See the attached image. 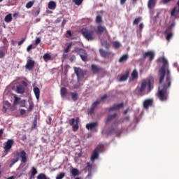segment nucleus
<instances>
[{
    "label": "nucleus",
    "instance_id": "obj_11",
    "mask_svg": "<svg viewBox=\"0 0 179 179\" xmlns=\"http://www.w3.org/2000/svg\"><path fill=\"white\" fill-rule=\"evenodd\" d=\"M78 55H80L81 59L84 61V62H86L87 61V54L86 53V51L83 49H80L78 50Z\"/></svg>",
    "mask_w": 179,
    "mask_h": 179
},
{
    "label": "nucleus",
    "instance_id": "obj_45",
    "mask_svg": "<svg viewBox=\"0 0 179 179\" xmlns=\"http://www.w3.org/2000/svg\"><path fill=\"white\" fill-rule=\"evenodd\" d=\"M64 177H65V173H61L60 174L57 176L56 179H62Z\"/></svg>",
    "mask_w": 179,
    "mask_h": 179
},
{
    "label": "nucleus",
    "instance_id": "obj_53",
    "mask_svg": "<svg viewBox=\"0 0 179 179\" xmlns=\"http://www.w3.org/2000/svg\"><path fill=\"white\" fill-rule=\"evenodd\" d=\"M8 109H9V108H7L6 106H3V108H2V111L3 113H6V111H8Z\"/></svg>",
    "mask_w": 179,
    "mask_h": 179
},
{
    "label": "nucleus",
    "instance_id": "obj_7",
    "mask_svg": "<svg viewBox=\"0 0 179 179\" xmlns=\"http://www.w3.org/2000/svg\"><path fill=\"white\" fill-rule=\"evenodd\" d=\"M34 65H36V62L31 59H28L25 68L26 69H28V71H32V69L34 68Z\"/></svg>",
    "mask_w": 179,
    "mask_h": 179
},
{
    "label": "nucleus",
    "instance_id": "obj_10",
    "mask_svg": "<svg viewBox=\"0 0 179 179\" xmlns=\"http://www.w3.org/2000/svg\"><path fill=\"white\" fill-rule=\"evenodd\" d=\"M91 70L94 74H97L101 71H104V69L96 65V64H92L91 66Z\"/></svg>",
    "mask_w": 179,
    "mask_h": 179
},
{
    "label": "nucleus",
    "instance_id": "obj_60",
    "mask_svg": "<svg viewBox=\"0 0 179 179\" xmlns=\"http://www.w3.org/2000/svg\"><path fill=\"white\" fill-rule=\"evenodd\" d=\"M86 128H87V129H90V123H88V124L86 125Z\"/></svg>",
    "mask_w": 179,
    "mask_h": 179
},
{
    "label": "nucleus",
    "instance_id": "obj_46",
    "mask_svg": "<svg viewBox=\"0 0 179 179\" xmlns=\"http://www.w3.org/2000/svg\"><path fill=\"white\" fill-rule=\"evenodd\" d=\"M71 36H72V32L71 31V30H68L66 34V37H67V38H69Z\"/></svg>",
    "mask_w": 179,
    "mask_h": 179
},
{
    "label": "nucleus",
    "instance_id": "obj_31",
    "mask_svg": "<svg viewBox=\"0 0 179 179\" xmlns=\"http://www.w3.org/2000/svg\"><path fill=\"white\" fill-rule=\"evenodd\" d=\"M101 45L105 47L107 50L110 49V43H108L107 41H101Z\"/></svg>",
    "mask_w": 179,
    "mask_h": 179
},
{
    "label": "nucleus",
    "instance_id": "obj_22",
    "mask_svg": "<svg viewBox=\"0 0 179 179\" xmlns=\"http://www.w3.org/2000/svg\"><path fill=\"white\" fill-rule=\"evenodd\" d=\"M101 103V101H96L94 102L92 105L91 109H90V114H93V111H94V109Z\"/></svg>",
    "mask_w": 179,
    "mask_h": 179
},
{
    "label": "nucleus",
    "instance_id": "obj_37",
    "mask_svg": "<svg viewBox=\"0 0 179 179\" xmlns=\"http://www.w3.org/2000/svg\"><path fill=\"white\" fill-rule=\"evenodd\" d=\"M142 17H136L134 22H133V24L134 25H137L138 24V22L141 20Z\"/></svg>",
    "mask_w": 179,
    "mask_h": 179
},
{
    "label": "nucleus",
    "instance_id": "obj_27",
    "mask_svg": "<svg viewBox=\"0 0 179 179\" xmlns=\"http://www.w3.org/2000/svg\"><path fill=\"white\" fill-rule=\"evenodd\" d=\"M68 93V90L65 87H62L60 90V94L62 97L64 99V97H66V94Z\"/></svg>",
    "mask_w": 179,
    "mask_h": 179
},
{
    "label": "nucleus",
    "instance_id": "obj_63",
    "mask_svg": "<svg viewBox=\"0 0 179 179\" xmlns=\"http://www.w3.org/2000/svg\"><path fill=\"white\" fill-rule=\"evenodd\" d=\"M128 111H129V108L124 111V115L127 114Z\"/></svg>",
    "mask_w": 179,
    "mask_h": 179
},
{
    "label": "nucleus",
    "instance_id": "obj_33",
    "mask_svg": "<svg viewBox=\"0 0 179 179\" xmlns=\"http://www.w3.org/2000/svg\"><path fill=\"white\" fill-rule=\"evenodd\" d=\"M128 59V55H124L122 57H121L119 59L120 63H123L126 62Z\"/></svg>",
    "mask_w": 179,
    "mask_h": 179
},
{
    "label": "nucleus",
    "instance_id": "obj_29",
    "mask_svg": "<svg viewBox=\"0 0 179 179\" xmlns=\"http://www.w3.org/2000/svg\"><path fill=\"white\" fill-rule=\"evenodd\" d=\"M4 20L6 23H10V22L13 20L12 14H8L6 15Z\"/></svg>",
    "mask_w": 179,
    "mask_h": 179
},
{
    "label": "nucleus",
    "instance_id": "obj_19",
    "mask_svg": "<svg viewBox=\"0 0 179 179\" xmlns=\"http://www.w3.org/2000/svg\"><path fill=\"white\" fill-rule=\"evenodd\" d=\"M116 117H117L116 113H114L113 115H109L106 119V124H110V122H111V121H113V120H115V118H116Z\"/></svg>",
    "mask_w": 179,
    "mask_h": 179
},
{
    "label": "nucleus",
    "instance_id": "obj_24",
    "mask_svg": "<svg viewBox=\"0 0 179 179\" xmlns=\"http://www.w3.org/2000/svg\"><path fill=\"white\" fill-rule=\"evenodd\" d=\"M16 92L20 94H23L24 93V87L23 85L17 86Z\"/></svg>",
    "mask_w": 179,
    "mask_h": 179
},
{
    "label": "nucleus",
    "instance_id": "obj_25",
    "mask_svg": "<svg viewBox=\"0 0 179 179\" xmlns=\"http://www.w3.org/2000/svg\"><path fill=\"white\" fill-rule=\"evenodd\" d=\"M48 8L49 9L54 10L57 8V3L55 1H50L48 3Z\"/></svg>",
    "mask_w": 179,
    "mask_h": 179
},
{
    "label": "nucleus",
    "instance_id": "obj_39",
    "mask_svg": "<svg viewBox=\"0 0 179 179\" xmlns=\"http://www.w3.org/2000/svg\"><path fill=\"white\" fill-rule=\"evenodd\" d=\"M3 106H5L7 108H10V107H11V106H12V105H10V103H9V101H4L3 102Z\"/></svg>",
    "mask_w": 179,
    "mask_h": 179
},
{
    "label": "nucleus",
    "instance_id": "obj_48",
    "mask_svg": "<svg viewBox=\"0 0 179 179\" xmlns=\"http://www.w3.org/2000/svg\"><path fill=\"white\" fill-rule=\"evenodd\" d=\"M41 43V39L39 37H36V39L35 41L36 45H38Z\"/></svg>",
    "mask_w": 179,
    "mask_h": 179
},
{
    "label": "nucleus",
    "instance_id": "obj_64",
    "mask_svg": "<svg viewBox=\"0 0 179 179\" xmlns=\"http://www.w3.org/2000/svg\"><path fill=\"white\" fill-rule=\"evenodd\" d=\"M6 179H15V176H10L9 178H7Z\"/></svg>",
    "mask_w": 179,
    "mask_h": 179
},
{
    "label": "nucleus",
    "instance_id": "obj_38",
    "mask_svg": "<svg viewBox=\"0 0 179 179\" xmlns=\"http://www.w3.org/2000/svg\"><path fill=\"white\" fill-rule=\"evenodd\" d=\"M33 5H34V1H29L26 4V8L27 9H30V8H31V6H33Z\"/></svg>",
    "mask_w": 179,
    "mask_h": 179
},
{
    "label": "nucleus",
    "instance_id": "obj_15",
    "mask_svg": "<svg viewBox=\"0 0 179 179\" xmlns=\"http://www.w3.org/2000/svg\"><path fill=\"white\" fill-rule=\"evenodd\" d=\"M124 107V103H118L115 104L112 107L109 108L108 111H114V110H120V108H122Z\"/></svg>",
    "mask_w": 179,
    "mask_h": 179
},
{
    "label": "nucleus",
    "instance_id": "obj_41",
    "mask_svg": "<svg viewBox=\"0 0 179 179\" xmlns=\"http://www.w3.org/2000/svg\"><path fill=\"white\" fill-rule=\"evenodd\" d=\"M29 111H31L33 108H34V104L33 103V101H29Z\"/></svg>",
    "mask_w": 179,
    "mask_h": 179
},
{
    "label": "nucleus",
    "instance_id": "obj_47",
    "mask_svg": "<svg viewBox=\"0 0 179 179\" xmlns=\"http://www.w3.org/2000/svg\"><path fill=\"white\" fill-rule=\"evenodd\" d=\"M20 105L21 106V107H26V101L25 100L20 101Z\"/></svg>",
    "mask_w": 179,
    "mask_h": 179
},
{
    "label": "nucleus",
    "instance_id": "obj_58",
    "mask_svg": "<svg viewBox=\"0 0 179 179\" xmlns=\"http://www.w3.org/2000/svg\"><path fill=\"white\" fill-rule=\"evenodd\" d=\"M76 59V57H75V56H71V57H70V61H71V62H73V61H75V59Z\"/></svg>",
    "mask_w": 179,
    "mask_h": 179
},
{
    "label": "nucleus",
    "instance_id": "obj_44",
    "mask_svg": "<svg viewBox=\"0 0 179 179\" xmlns=\"http://www.w3.org/2000/svg\"><path fill=\"white\" fill-rule=\"evenodd\" d=\"M73 2H74L76 5H78L79 6V5L82 4L83 0H73Z\"/></svg>",
    "mask_w": 179,
    "mask_h": 179
},
{
    "label": "nucleus",
    "instance_id": "obj_1",
    "mask_svg": "<svg viewBox=\"0 0 179 179\" xmlns=\"http://www.w3.org/2000/svg\"><path fill=\"white\" fill-rule=\"evenodd\" d=\"M159 60L162 62L163 65L159 70L160 86L157 96L161 101H166L169 96L167 90L171 86V71L169 69L168 61L164 57H161Z\"/></svg>",
    "mask_w": 179,
    "mask_h": 179
},
{
    "label": "nucleus",
    "instance_id": "obj_23",
    "mask_svg": "<svg viewBox=\"0 0 179 179\" xmlns=\"http://www.w3.org/2000/svg\"><path fill=\"white\" fill-rule=\"evenodd\" d=\"M34 94L36 97V99L39 100L40 99V88L37 87H35L34 88Z\"/></svg>",
    "mask_w": 179,
    "mask_h": 179
},
{
    "label": "nucleus",
    "instance_id": "obj_18",
    "mask_svg": "<svg viewBox=\"0 0 179 179\" xmlns=\"http://www.w3.org/2000/svg\"><path fill=\"white\" fill-rule=\"evenodd\" d=\"M153 100L152 99H146L143 102L144 108H148L150 106L152 105Z\"/></svg>",
    "mask_w": 179,
    "mask_h": 179
},
{
    "label": "nucleus",
    "instance_id": "obj_54",
    "mask_svg": "<svg viewBox=\"0 0 179 179\" xmlns=\"http://www.w3.org/2000/svg\"><path fill=\"white\" fill-rule=\"evenodd\" d=\"M108 96L107 94H104L103 96H102L101 97V101H104V100H106V99H107Z\"/></svg>",
    "mask_w": 179,
    "mask_h": 179
},
{
    "label": "nucleus",
    "instance_id": "obj_42",
    "mask_svg": "<svg viewBox=\"0 0 179 179\" xmlns=\"http://www.w3.org/2000/svg\"><path fill=\"white\" fill-rule=\"evenodd\" d=\"M71 174H73V176H78V174H79V171L76 169H73L71 170Z\"/></svg>",
    "mask_w": 179,
    "mask_h": 179
},
{
    "label": "nucleus",
    "instance_id": "obj_6",
    "mask_svg": "<svg viewBox=\"0 0 179 179\" xmlns=\"http://www.w3.org/2000/svg\"><path fill=\"white\" fill-rule=\"evenodd\" d=\"M176 24L173 22L170 26H169L164 31L166 35V39L169 42L173 37V34L172 33V28L175 27Z\"/></svg>",
    "mask_w": 179,
    "mask_h": 179
},
{
    "label": "nucleus",
    "instance_id": "obj_13",
    "mask_svg": "<svg viewBox=\"0 0 179 179\" xmlns=\"http://www.w3.org/2000/svg\"><path fill=\"white\" fill-rule=\"evenodd\" d=\"M82 34L87 38V40H90V31L86 28L82 29Z\"/></svg>",
    "mask_w": 179,
    "mask_h": 179
},
{
    "label": "nucleus",
    "instance_id": "obj_36",
    "mask_svg": "<svg viewBox=\"0 0 179 179\" xmlns=\"http://www.w3.org/2000/svg\"><path fill=\"white\" fill-rule=\"evenodd\" d=\"M37 179H50V178H47V176H45V174H44V173H40V174L37 176Z\"/></svg>",
    "mask_w": 179,
    "mask_h": 179
},
{
    "label": "nucleus",
    "instance_id": "obj_2",
    "mask_svg": "<svg viewBox=\"0 0 179 179\" xmlns=\"http://www.w3.org/2000/svg\"><path fill=\"white\" fill-rule=\"evenodd\" d=\"M147 86H148V93H150V92H151L152 89H153L152 81L151 79H149L148 81H146V80L142 81L141 86L137 87L136 90H138V96H140L141 97H142V96H144V94H145L144 92H145Z\"/></svg>",
    "mask_w": 179,
    "mask_h": 179
},
{
    "label": "nucleus",
    "instance_id": "obj_57",
    "mask_svg": "<svg viewBox=\"0 0 179 179\" xmlns=\"http://www.w3.org/2000/svg\"><path fill=\"white\" fill-rule=\"evenodd\" d=\"M143 27H144V25H143V23H141V24H139V31H140L141 32L142 31V30H143Z\"/></svg>",
    "mask_w": 179,
    "mask_h": 179
},
{
    "label": "nucleus",
    "instance_id": "obj_43",
    "mask_svg": "<svg viewBox=\"0 0 179 179\" xmlns=\"http://www.w3.org/2000/svg\"><path fill=\"white\" fill-rule=\"evenodd\" d=\"M72 47V43H69L67 47L64 49V52L67 53L69 52V50H71V48Z\"/></svg>",
    "mask_w": 179,
    "mask_h": 179
},
{
    "label": "nucleus",
    "instance_id": "obj_50",
    "mask_svg": "<svg viewBox=\"0 0 179 179\" xmlns=\"http://www.w3.org/2000/svg\"><path fill=\"white\" fill-rule=\"evenodd\" d=\"M5 57V50H0V58H3Z\"/></svg>",
    "mask_w": 179,
    "mask_h": 179
},
{
    "label": "nucleus",
    "instance_id": "obj_16",
    "mask_svg": "<svg viewBox=\"0 0 179 179\" xmlns=\"http://www.w3.org/2000/svg\"><path fill=\"white\" fill-rule=\"evenodd\" d=\"M104 32L105 33L108 32L107 28H106V27H104V26L99 25L96 28V33L99 34H101Z\"/></svg>",
    "mask_w": 179,
    "mask_h": 179
},
{
    "label": "nucleus",
    "instance_id": "obj_34",
    "mask_svg": "<svg viewBox=\"0 0 179 179\" xmlns=\"http://www.w3.org/2000/svg\"><path fill=\"white\" fill-rule=\"evenodd\" d=\"M43 59L45 61V62H47V61L51 60V55H50L48 53L45 54L43 55Z\"/></svg>",
    "mask_w": 179,
    "mask_h": 179
},
{
    "label": "nucleus",
    "instance_id": "obj_35",
    "mask_svg": "<svg viewBox=\"0 0 179 179\" xmlns=\"http://www.w3.org/2000/svg\"><path fill=\"white\" fill-rule=\"evenodd\" d=\"M14 99H15V100H14L13 104H14V106H17V104H19L20 103V98L15 96Z\"/></svg>",
    "mask_w": 179,
    "mask_h": 179
},
{
    "label": "nucleus",
    "instance_id": "obj_32",
    "mask_svg": "<svg viewBox=\"0 0 179 179\" xmlns=\"http://www.w3.org/2000/svg\"><path fill=\"white\" fill-rule=\"evenodd\" d=\"M96 22L98 24L103 23V17H101L100 15H97L96 17Z\"/></svg>",
    "mask_w": 179,
    "mask_h": 179
},
{
    "label": "nucleus",
    "instance_id": "obj_28",
    "mask_svg": "<svg viewBox=\"0 0 179 179\" xmlns=\"http://www.w3.org/2000/svg\"><path fill=\"white\" fill-rule=\"evenodd\" d=\"M36 174H37V169L33 166L31 171V176L29 177V179L34 178V176H36Z\"/></svg>",
    "mask_w": 179,
    "mask_h": 179
},
{
    "label": "nucleus",
    "instance_id": "obj_40",
    "mask_svg": "<svg viewBox=\"0 0 179 179\" xmlns=\"http://www.w3.org/2000/svg\"><path fill=\"white\" fill-rule=\"evenodd\" d=\"M113 45L114 48L117 49L118 48H120V43L117 41H114L113 43Z\"/></svg>",
    "mask_w": 179,
    "mask_h": 179
},
{
    "label": "nucleus",
    "instance_id": "obj_3",
    "mask_svg": "<svg viewBox=\"0 0 179 179\" xmlns=\"http://www.w3.org/2000/svg\"><path fill=\"white\" fill-rule=\"evenodd\" d=\"M16 158H14L11 160V164H10V167H13L15 163L19 162V157L21 159V163H27V155L26 154V151L21 150L20 152H17L15 153Z\"/></svg>",
    "mask_w": 179,
    "mask_h": 179
},
{
    "label": "nucleus",
    "instance_id": "obj_51",
    "mask_svg": "<svg viewBox=\"0 0 179 179\" xmlns=\"http://www.w3.org/2000/svg\"><path fill=\"white\" fill-rule=\"evenodd\" d=\"M75 118H73L71 120H69V125L72 126L73 125V124H75Z\"/></svg>",
    "mask_w": 179,
    "mask_h": 179
},
{
    "label": "nucleus",
    "instance_id": "obj_59",
    "mask_svg": "<svg viewBox=\"0 0 179 179\" xmlns=\"http://www.w3.org/2000/svg\"><path fill=\"white\" fill-rule=\"evenodd\" d=\"M126 1H127V0H120V4H121V5L124 4L125 2H126Z\"/></svg>",
    "mask_w": 179,
    "mask_h": 179
},
{
    "label": "nucleus",
    "instance_id": "obj_5",
    "mask_svg": "<svg viewBox=\"0 0 179 179\" xmlns=\"http://www.w3.org/2000/svg\"><path fill=\"white\" fill-rule=\"evenodd\" d=\"M74 72L78 77V80L80 82V80L83 79L85 75H86L87 72L85 70L79 67H74Z\"/></svg>",
    "mask_w": 179,
    "mask_h": 179
},
{
    "label": "nucleus",
    "instance_id": "obj_61",
    "mask_svg": "<svg viewBox=\"0 0 179 179\" xmlns=\"http://www.w3.org/2000/svg\"><path fill=\"white\" fill-rule=\"evenodd\" d=\"M171 1H172V0H163V2L164 3H167L170 2Z\"/></svg>",
    "mask_w": 179,
    "mask_h": 179
},
{
    "label": "nucleus",
    "instance_id": "obj_30",
    "mask_svg": "<svg viewBox=\"0 0 179 179\" xmlns=\"http://www.w3.org/2000/svg\"><path fill=\"white\" fill-rule=\"evenodd\" d=\"M79 97V94L78 92H71V99L73 101H76Z\"/></svg>",
    "mask_w": 179,
    "mask_h": 179
},
{
    "label": "nucleus",
    "instance_id": "obj_9",
    "mask_svg": "<svg viewBox=\"0 0 179 179\" xmlns=\"http://www.w3.org/2000/svg\"><path fill=\"white\" fill-rule=\"evenodd\" d=\"M99 53H100L101 56L104 58H110V57L114 56V53H113L110 51H106L103 49H100Z\"/></svg>",
    "mask_w": 179,
    "mask_h": 179
},
{
    "label": "nucleus",
    "instance_id": "obj_26",
    "mask_svg": "<svg viewBox=\"0 0 179 179\" xmlns=\"http://www.w3.org/2000/svg\"><path fill=\"white\" fill-rule=\"evenodd\" d=\"M156 0H149L148 3V7L150 9L153 8L155 6Z\"/></svg>",
    "mask_w": 179,
    "mask_h": 179
},
{
    "label": "nucleus",
    "instance_id": "obj_14",
    "mask_svg": "<svg viewBox=\"0 0 179 179\" xmlns=\"http://www.w3.org/2000/svg\"><path fill=\"white\" fill-rule=\"evenodd\" d=\"M149 57V60L152 61L155 57V52L153 51H148L143 54V57L146 58Z\"/></svg>",
    "mask_w": 179,
    "mask_h": 179
},
{
    "label": "nucleus",
    "instance_id": "obj_17",
    "mask_svg": "<svg viewBox=\"0 0 179 179\" xmlns=\"http://www.w3.org/2000/svg\"><path fill=\"white\" fill-rule=\"evenodd\" d=\"M177 6L178 7V9L177 10V7L173 8L171 13V16H174L176 17H178V15L179 14V0L177 2Z\"/></svg>",
    "mask_w": 179,
    "mask_h": 179
},
{
    "label": "nucleus",
    "instance_id": "obj_21",
    "mask_svg": "<svg viewBox=\"0 0 179 179\" xmlns=\"http://www.w3.org/2000/svg\"><path fill=\"white\" fill-rule=\"evenodd\" d=\"M129 76V71H127L125 74L122 75L119 81L120 82H125V80H127Z\"/></svg>",
    "mask_w": 179,
    "mask_h": 179
},
{
    "label": "nucleus",
    "instance_id": "obj_62",
    "mask_svg": "<svg viewBox=\"0 0 179 179\" xmlns=\"http://www.w3.org/2000/svg\"><path fill=\"white\" fill-rule=\"evenodd\" d=\"M76 124H79V117H77V118L76 119Z\"/></svg>",
    "mask_w": 179,
    "mask_h": 179
},
{
    "label": "nucleus",
    "instance_id": "obj_4",
    "mask_svg": "<svg viewBox=\"0 0 179 179\" xmlns=\"http://www.w3.org/2000/svg\"><path fill=\"white\" fill-rule=\"evenodd\" d=\"M104 150V145L103 143L99 144L96 148L93 150L92 155H91L90 161L94 162V161L99 159L100 153L103 152Z\"/></svg>",
    "mask_w": 179,
    "mask_h": 179
},
{
    "label": "nucleus",
    "instance_id": "obj_20",
    "mask_svg": "<svg viewBox=\"0 0 179 179\" xmlns=\"http://www.w3.org/2000/svg\"><path fill=\"white\" fill-rule=\"evenodd\" d=\"M138 71H136V69H134L131 74L130 81L131 82L132 80H135V79H138Z\"/></svg>",
    "mask_w": 179,
    "mask_h": 179
},
{
    "label": "nucleus",
    "instance_id": "obj_56",
    "mask_svg": "<svg viewBox=\"0 0 179 179\" xmlns=\"http://www.w3.org/2000/svg\"><path fill=\"white\" fill-rule=\"evenodd\" d=\"M20 115H24V114H26V110H24V109H21V110H20Z\"/></svg>",
    "mask_w": 179,
    "mask_h": 179
},
{
    "label": "nucleus",
    "instance_id": "obj_52",
    "mask_svg": "<svg viewBox=\"0 0 179 179\" xmlns=\"http://www.w3.org/2000/svg\"><path fill=\"white\" fill-rule=\"evenodd\" d=\"M24 41H26L25 38H22L20 41L18 42V45H22V44H23Z\"/></svg>",
    "mask_w": 179,
    "mask_h": 179
},
{
    "label": "nucleus",
    "instance_id": "obj_49",
    "mask_svg": "<svg viewBox=\"0 0 179 179\" xmlns=\"http://www.w3.org/2000/svg\"><path fill=\"white\" fill-rule=\"evenodd\" d=\"M79 129V124H76L73 128V131H74V132H76V131H78Z\"/></svg>",
    "mask_w": 179,
    "mask_h": 179
},
{
    "label": "nucleus",
    "instance_id": "obj_12",
    "mask_svg": "<svg viewBox=\"0 0 179 179\" xmlns=\"http://www.w3.org/2000/svg\"><path fill=\"white\" fill-rule=\"evenodd\" d=\"M97 127H99V122H94L90 123V132L97 133Z\"/></svg>",
    "mask_w": 179,
    "mask_h": 179
},
{
    "label": "nucleus",
    "instance_id": "obj_8",
    "mask_svg": "<svg viewBox=\"0 0 179 179\" xmlns=\"http://www.w3.org/2000/svg\"><path fill=\"white\" fill-rule=\"evenodd\" d=\"M12 146H13V140L9 139L4 144V152L5 153H8L10 149H12Z\"/></svg>",
    "mask_w": 179,
    "mask_h": 179
},
{
    "label": "nucleus",
    "instance_id": "obj_55",
    "mask_svg": "<svg viewBox=\"0 0 179 179\" xmlns=\"http://www.w3.org/2000/svg\"><path fill=\"white\" fill-rule=\"evenodd\" d=\"M33 49V45H29L27 48V51L29 52V51H30L31 50Z\"/></svg>",
    "mask_w": 179,
    "mask_h": 179
}]
</instances>
